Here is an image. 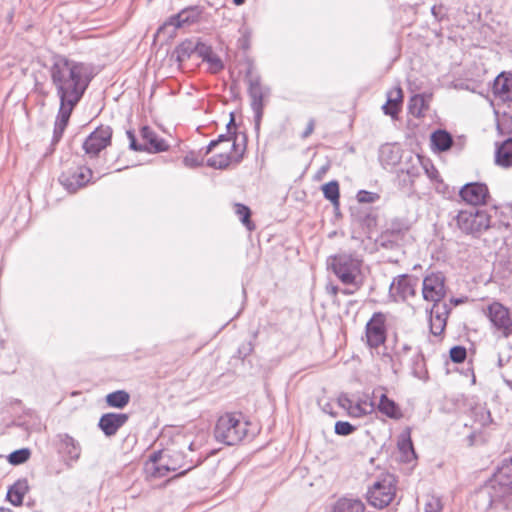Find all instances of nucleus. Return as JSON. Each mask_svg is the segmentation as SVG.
<instances>
[{"label": "nucleus", "instance_id": "nucleus-1", "mask_svg": "<svg viewBox=\"0 0 512 512\" xmlns=\"http://www.w3.org/2000/svg\"><path fill=\"white\" fill-rule=\"evenodd\" d=\"M51 82L60 100V107L54 125L53 143L59 142L76 105L82 99L92 73L84 63L55 56L49 68Z\"/></svg>", "mask_w": 512, "mask_h": 512}, {"label": "nucleus", "instance_id": "nucleus-2", "mask_svg": "<svg viewBox=\"0 0 512 512\" xmlns=\"http://www.w3.org/2000/svg\"><path fill=\"white\" fill-rule=\"evenodd\" d=\"M474 502L480 511L509 510L512 508V486L493 476L476 491Z\"/></svg>", "mask_w": 512, "mask_h": 512}, {"label": "nucleus", "instance_id": "nucleus-3", "mask_svg": "<svg viewBox=\"0 0 512 512\" xmlns=\"http://www.w3.org/2000/svg\"><path fill=\"white\" fill-rule=\"evenodd\" d=\"M218 146H222V151L207 160L209 167L225 169L232 161L239 162L242 158L244 147H240L237 143V136L233 137L230 132L226 135L221 134L216 140H212L206 148V154Z\"/></svg>", "mask_w": 512, "mask_h": 512}, {"label": "nucleus", "instance_id": "nucleus-4", "mask_svg": "<svg viewBox=\"0 0 512 512\" xmlns=\"http://www.w3.org/2000/svg\"><path fill=\"white\" fill-rule=\"evenodd\" d=\"M248 422L240 415L226 413L217 420L214 435L218 442L226 445L239 443L247 434Z\"/></svg>", "mask_w": 512, "mask_h": 512}, {"label": "nucleus", "instance_id": "nucleus-5", "mask_svg": "<svg viewBox=\"0 0 512 512\" xmlns=\"http://www.w3.org/2000/svg\"><path fill=\"white\" fill-rule=\"evenodd\" d=\"M456 223L465 234L476 236L490 227L491 216L486 210L470 208L458 213Z\"/></svg>", "mask_w": 512, "mask_h": 512}, {"label": "nucleus", "instance_id": "nucleus-6", "mask_svg": "<svg viewBox=\"0 0 512 512\" xmlns=\"http://www.w3.org/2000/svg\"><path fill=\"white\" fill-rule=\"evenodd\" d=\"M331 267L343 284L356 285L361 261L351 254L341 253L331 257Z\"/></svg>", "mask_w": 512, "mask_h": 512}, {"label": "nucleus", "instance_id": "nucleus-7", "mask_svg": "<svg viewBox=\"0 0 512 512\" xmlns=\"http://www.w3.org/2000/svg\"><path fill=\"white\" fill-rule=\"evenodd\" d=\"M396 494V479L387 474L376 481L367 492V500L375 508L382 509L388 506Z\"/></svg>", "mask_w": 512, "mask_h": 512}, {"label": "nucleus", "instance_id": "nucleus-8", "mask_svg": "<svg viewBox=\"0 0 512 512\" xmlns=\"http://www.w3.org/2000/svg\"><path fill=\"white\" fill-rule=\"evenodd\" d=\"M483 313L502 337L508 338L512 335V314L507 307L494 301L483 309Z\"/></svg>", "mask_w": 512, "mask_h": 512}, {"label": "nucleus", "instance_id": "nucleus-9", "mask_svg": "<svg viewBox=\"0 0 512 512\" xmlns=\"http://www.w3.org/2000/svg\"><path fill=\"white\" fill-rule=\"evenodd\" d=\"M93 172L89 167L79 166L64 171L59 176V183L69 193H75L85 187L92 179Z\"/></svg>", "mask_w": 512, "mask_h": 512}, {"label": "nucleus", "instance_id": "nucleus-10", "mask_svg": "<svg viewBox=\"0 0 512 512\" xmlns=\"http://www.w3.org/2000/svg\"><path fill=\"white\" fill-rule=\"evenodd\" d=\"M422 295L433 304H443L446 295L445 277L442 273H431L423 279Z\"/></svg>", "mask_w": 512, "mask_h": 512}, {"label": "nucleus", "instance_id": "nucleus-11", "mask_svg": "<svg viewBox=\"0 0 512 512\" xmlns=\"http://www.w3.org/2000/svg\"><path fill=\"white\" fill-rule=\"evenodd\" d=\"M112 128L110 126H99L84 141L83 149L90 157H96L99 153L111 144Z\"/></svg>", "mask_w": 512, "mask_h": 512}, {"label": "nucleus", "instance_id": "nucleus-12", "mask_svg": "<svg viewBox=\"0 0 512 512\" xmlns=\"http://www.w3.org/2000/svg\"><path fill=\"white\" fill-rule=\"evenodd\" d=\"M459 195L467 204L477 206L486 204L489 198V190L484 183L472 182L465 184L460 189Z\"/></svg>", "mask_w": 512, "mask_h": 512}, {"label": "nucleus", "instance_id": "nucleus-13", "mask_svg": "<svg viewBox=\"0 0 512 512\" xmlns=\"http://www.w3.org/2000/svg\"><path fill=\"white\" fill-rule=\"evenodd\" d=\"M367 343L372 348H377L385 342V319L380 313L374 314L366 325Z\"/></svg>", "mask_w": 512, "mask_h": 512}, {"label": "nucleus", "instance_id": "nucleus-14", "mask_svg": "<svg viewBox=\"0 0 512 512\" xmlns=\"http://www.w3.org/2000/svg\"><path fill=\"white\" fill-rule=\"evenodd\" d=\"M389 293L395 301H404L413 296L415 294L413 279L407 275H399L392 281Z\"/></svg>", "mask_w": 512, "mask_h": 512}, {"label": "nucleus", "instance_id": "nucleus-15", "mask_svg": "<svg viewBox=\"0 0 512 512\" xmlns=\"http://www.w3.org/2000/svg\"><path fill=\"white\" fill-rule=\"evenodd\" d=\"M201 11L198 7H188L181 10L178 14L171 16L163 26L158 29V33L162 32L169 26L175 29L190 25L198 21Z\"/></svg>", "mask_w": 512, "mask_h": 512}, {"label": "nucleus", "instance_id": "nucleus-16", "mask_svg": "<svg viewBox=\"0 0 512 512\" xmlns=\"http://www.w3.org/2000/svg\"><path fill=\"white\" fill-rule=\"evenodd\" d=\"M450 312V306L447 303L433 304L430 309V331L434 336H439L443 333L447 318Z\"/></svg>", "mask_w": 512, "mask_h": 512}, {"label": "nucleus", "instance_id": "nucleus-17", "mask_svg": "<svg viewBox=\"0 0 512 512\" xmlns=\"http://www.w3.org/2000/svg\"><path fill=\"white\" fill-rule=\"evenodd\" d=\"M248 83V92L251 98V108L255 114L256 122L258 123L262 117L264 91L260 84L259 76H250Z\"/></svg>", "mask_w": 512, "mask_h": 512}, {"label": "nucleus", "instance_id": "nucleus-18", "mask_svg": "<svg viewBox=\"0 0 512 512\" xmlns=\"http://www.w3.org/2000/svg\"><path fill=\"white\" fill-rule=\"evenodd\" d=\"M128 421V415L124 413H106L99 420L98 426L107 437L114 436L117 431Z\"/></svg>", "mask_w": 512, "mask_h": 512}, {"label": "nucleus", "instance_id": "nucleus-19", "mask_svg": "<svg viewBox=\"0 0 512 512\" xmlns=\"http://www.w3.org/2000/svg\"><path fill=\"white\" fill-rule=\"evenodd\" d=\"M494 95L502 101L512 100V74L500 73L493 83Z\"/></svg>", "mask_w": 512, "mask_h": 512}, {"label": "nucleus", "instance_id": "nucleus-20", "mask_svg": "<svg viewBox=\"0 0 512 512\" xmlns=\"http://www.w3.org/2000/svg\"><path fill=\"white\" fill-rule=\"evenodd\" d=\"M141 136L144 141V150L148 152H163L168 149V144L160 138L151 128L145 126L141 129Z\"/></svg>", "mask_w": 512, "mask_h": 512}, {"label": "nucleus", "instance_id": "nucleus-21", "mask_svg": "<svg viewBox=\"0 0 512 512\" xmlns=\"http://www.w3.org/2000/svg\"><path fill=\"white\" fill-rule=\"evenodd\" d=\"M182 466L169 465L164 462V456H157L156 454L150 457V461L146 464V471L154 477H164L170 471L181 469Z\"/></svg>", "mask_w": 512, "mask_h": 512}, {"label": "nucleus", "instance_id": "nucleus-22", "mask_svg": "<svg viewBox=\"0 0 512 512\" xmlns=\"http://www.w3.org/2000/svg\"><path fill=\"white\" fill-rule=\"evenodd\" d=\"M197 54L209 64L211 72L216 73L223 69L222 60L215 54L212 48L204 43H198Z\"/></svg>", "mask_w": 512, "mask_h": 512}, {"label": "nucleus", "instance_id": "nucleus-23", "mask_svg": "<svg viewBox=\"0 0 512 512\" xmlns=\"http://www.w3.org/2000/svg\"><path fill=\"white\" fill-rule=\"evenodd\" d=\"M29 491V484L26 478L17 480L7 492L8 501L14 506H20L23 503L24 496Z\"/></svg>", "mask_w": 512, "mask_h": 512}, {"label": "nucleus", "instance_id": "nucleus-24", "mask_svg": "<svg viewBox=\"0 0 512 512\" xmlns=\"http://www.w3.org/2000/svg\"><path fill=\"white\" fill-rule=\"evenodd\" d=\"M495 163L504 168L512 166V138H508L500 145H497Z\"/></svg>", "mask_w": 512, "mask_h": 512}, {"label": "nucleus", "instance_id": "nucleus-25", "mask_svg": "<svg viewBox=\"0 0 512 512\" xmlns=\"http://www.w3.org/2000/svg\"><path fill=\"white\" fill-rule=\"evenodd\" d=\"M403 99V92L400 87H396L388 92V100L386 104L383 105L382 109L386 115H390L391 117H396L399 110L400 105Z\"/></svg>", "mask_w": 512, "mask_h": 512}, {"label": "nucleus", "instance_id": "nucleus-26", "mask_svg": "<svg viewBox=\"0 0 512 512\" xmlns=\"http://www.w3.org/2000/svg\"><path fill=\"white\" fill-rule=\"evenodd\" d=\"M365 506L359 499L341 498L333 506L332 512H364Z\"/></svg>", "mask_w": 512, "mask_h": 512}, {"label": "nucleus", "instance_id": "nucleus-27", "mask_svg": "<svg viewBox=\"0 0 512 512\" xmlns=\"http://www.w3.org/2000/svg\"><path fill=\"white\" fill-rule=\"evenodd\" d=\"M378 409L382 414L389 418L399 419L402 417V413L398 405L393 400L389 399L386 394H381Z\"/></svg>", "mask_w": 512, "mask_h": 512}, {"label": "nucleus", "instance_id": "nucleus-28", "mask_svg": "<svg viewBox=\"0 0 512 512\" xmlns=\"http://www.w3.org/2000/svg\"><path fill=\"white\" fill-rule=\"evenodd\" d=\"M398 448L401 453L402 461L411 462L412 460L416 459V454L409 432L401 434L398 440Z\"/></svg>", "mask_w": 512, "mask_h": 512}, {"label": "nucleus", "instance_id": "nucleus-29", "mask_svg": "<svg viewBox=\"0 0 512 512\" xmlns=\"http://www.w3.org/2000/svg\"><path fill=\"white\" fill-rule=\"evenodd\" d=\"M63 452L73 461H77L81 455V446L78 441L69 435L61 438Z\"/></svg>", "mask_w": 512, "mask_h": 512}, {"label": "nucleus", "instance_id": "nucleus-30", "mask_svg": "<svg viewBox=\"0 0 512 512\" xmlns=\"http://www.w3.org/2000/svg\"><path fill=\"white\" fill-rule=\"evenodd\" d=\"M431 143L437 150L444 152L452 146L453 139L447 131L437 130L431 135Z\"/></svg>", "mask_w": 512, "mask_h": 512}, {"label": "nucleus", "instance_id": "nucleus-31", "mask_svg": "<svg viewBox=\"0 0 512 512\" xmlns=\"http://www.w3.org/2000/svg\"><path fill=\"white\" fill-rule=\"evenodd\" d=\"M197 47L198 43L195 44L192 41L182 42L175 48L172 57H175L178 63H182L187 60L192 53H197Z\"/></svg>", "mask_w": 512, "mask_h": 512}, {"label": "nucleus", "instance_id": "nucleus-32", "mask_svg": "<svg viewBox=\"0 0 512 512\" xmlns=\"http://www.w3.org/2000/svg\"><path fill=\"white\" fill-rule=\"evenodd\" d=\"M470 416L475 424L485 427L491 423L490 411L482 404H477L470 410Z\"/></svg>", "mask_w": 512, "mask_h": 512}, {"label": "nucleus", "instance_id": "nucleus-33", "mask_svg": "<svg viewBox=\"0 0 512 512\" xmlns=\"http://www.w3.org/2000/svg\"><path fill=\"white\" fill-rule=\"evenodd\" d=\"M129 400L130 395L124 390H118L106 396V403L113 408L122 409L129 403Z\"/></svg>", "mask_w": 512, "mask_h": 512}, {"label": "nucleus", "instance_id": "nucleus-34", "mask_svg": "<svg viewBox=\"0 0 512 512\" xmlns=\"http://www.w3.org/2000/svg\"><path fill=\"white\" fill-rule=\"evenodd\" d=\"M322 191L324 197L334 206L339 205V184L337 181H330L323 185Z\"/></svg>", "mask_w": 512, "mask_h": 512}, {"label": "nucleus", "instance_id": "nucleus-35", "mask_svg": "<svg viewBox=\"0 0 512 512\" xmlns=\"http://www.w3.org/2000/svg\"><path fill=\"white\" fill-rule=\"evenodd\" d=\"M493 476L512 486V457L504 460Z\"/></svg>", "mask_w": 512, "mask_h": 512}, {"label": "nucleus", "instance_id": "nucleus-36", "mask_svg": "<svg viewBox=\"0 0 512 512\" xmlns=\"http://www.w3.org/2000/svg\"><path fill=\"white\" fill-rule=\"evenodd\" d=\"M427 108L425 98L422 95H414L409 101V112L416 116L421 117L424 110Z\"/></svg>", "mask_w": 512, "mask_h": 512}, {"label": "nucleus", "instance_id": "nucleus-37", "mask_svg": "<svg viewBox=\"0 0 512 512\" xmlns=\"http://www.w3.org/2000/svg\"><path fill=\"white\" fill-rule=\"evenodd\" d=\"M443 508L442 501L440 497L433 495V494H427L425 496V503H424V511L425 512H441Z\"/></svg>", "mask_w": 512, "mask_h": 512}, {"label": "nucleus", "instance_id": "nucleus-38", "mask_svg": "<svg viewBox=\"0 0 512 512\" xmlns=\"http://www.w3.org/2000/svg\"><path fill=\"white\" fill-rule=\"evenodd\" d=\"M235 213L239 217L241 222L249 230H252L253 227L251 226V221H250L251 211H250L249 207H247L246 205L237 203V204H235Z\"/></svg>", "mask_w": 512, "mask_h": 512}, {"label": "nucleus", "instance_id": "nucleus-39", "mask_svg": "<svg viewBox=\"0 0 512 512\" xmlns=\"http://www.w3.org/2000/svg\"><path fill=\"white\" fill-rule=\"evenodd\" d=\"M30 457V450L27 448L19 449L8 456V461L12 465H20L26 462Z\"/></svg>", "mask_w": 512, "mask_h": 512}, {"label": "nucleus", "instance_id": "nucleus-40", "mask_svg": "<svg viewBox=\"0 0 512 512\" xmlns=\"http://www.w3.org/2000/svg\"><path fill=\"white\" fill-rule=\"evenodd\" d=\"M356 428L347 421H337L335 423V433L341 436L352 434Z\"/></svg>", "mask_w": 512, "mask_h": 512}, {"label": "nucleus", "instance_id": "nucleus-41", "mask_svg": "<svg viewBox=\"0 0 512 512\" xmlns=\"http://www.w3.org/2000/svg\"><path fill=\"white\" fill-rule=\"evenodd\" d=\"M379 199V195L374 192H369L366 190H360L357 193V200L360 203H374Z\"/></svg>", "mask_w": 512, "mask_h": 512}, {"label": "nucleus", "instance_id": "nucleus-42", "mask_svg": "<svg viewBox=\"0 0 512 512\" xmlns=\"http://www.w3.org/2000/svg\"><path fill=\"white\" fill-rule=\"evenodd\" d=\"M466 349L461 346H455L450 350V358L455 363H461L466 358Z\"/></svg>", "mask_w": 512, "mask_h": 512}, {"label": "nucleus", "instance_id": "nucleus-43", "mask_svg": "<svg viewBox=\"0 0 512 512\" xmlns=\"http://www.w3.org/2000/svg\"><path fill=\"white\" fill-rule=\"evenodd\" d=\"M183 163L188 168H195L202 164L193 153L187 154L183 159Z\"/></svg>", "mask_w": 512, "mask_h": 512}, {"label": "nucleus", "instance_id": "nucleus-44", "mask_svg": "<svg viewBox=\"0 0 512 512\" xmlns=\"http://www.w3.org/2000/svg\"><path fill=\"white\" fill-rule=\"evenodd\" d=\"M353 416L361 417L363 415H366L369 413V411L366 409V407H363L361 404H356L354 407H351V412Z\"/></svg>", "mask_w": 512, "mask_h": 512}, {"label": "nucleus", "instance_id": "nucleus-45", "mask_svg": "<svg viewBox=\"0 0 512 512\" xmlns=\"http://www.w3.org/2000/svg\"><path fill=\"white\" fill-rule=\"evenodd\" d=\"M128 138L130 140V148L134 151H144L143 145H139L136 142L135 136L131 131L127 132Z\"/></svg>", "mask_w": 512, "mask_h": 512}, {"label": "nucleus", "instance_id": "nucleus-46", "mask_svg": "<svg viewBox=\"0 0 512 512\" xmlns=\"http://www.w3.org/2000/svg\"><path fill=\"white\" fill-rule=\"evenodd\" d=\"M314 126H315L314 120L310 119L307 124L306 129L302 133V138L305 139V138L309 137L314 131Z\"/></svg>", "mask_w": 512, "mask_h": 512}, {"label": "nucleus", "instance_id": "nucleus-47", "mask_svg": "<svg viewBox=\"0 0 512 512\" xmlns=\"http://www.w3.org/2000/svg\"><path fill=\"white\" fill-rule=\"evenodd\" d=\"M414 375L419 378V379H422L424 380L425 377H426V371L423 370L422 368L419 369V370H414Z\"/></svg>", "mask_w": 512, "mask_h": 512}, {"label": "nucleus", "instance_id": "nucleus-48", "mask_svg": "<svg viewBox=\"0 0 512 512\" xmlns=\"http://www.w3.org/2000/svg\"><path fill=\"white\" fill-rule=\"evenodd\" d=\"M327 290L330 294H332L333 296L337 295V292H338V288L336 286H328L327 287Z\"/></svg>", "mask_w": 512, "mask_h": 512}, {"label": "nucleus", "instance_id": "nucleus-49", "mask_svg": "<svg viewBox=\"0 0 512 512\" xmlns=\"http://www.w3.org/2000/svg\"><path fill=\"white\" fill-rule=\"evenodd\" d=\"M368 226H375L376 225V218L368 216L367 218Z\"/></svg>", "mask_w": 512, "mask_h": 512}, {"label": "nucleus", "instance_id": "nucleus-50", "mask_svg": "<svg viewBox=\"0 0 512 512\" xmlns=\"http://www.w3.org/2000/svg\"><path fill=\"white\" fill-rule=\"evenodd\" d=\"M431 13L436 17L438 18V8L436 6H433L431 8Z\"/></svg>", "mask_w": 512, "mask_h": 512}, {"label": "nucleus", "instance_id": "nucleus-51", "mask_svg": "<svg viewBox=\"0 0 512 512\" xmlns=\"http://www.w3.org/2000/svg\"><path fill=\"white\" fill-rule=\"evenodd\" d=\"M245 0H233V3L237 6L244 4Z\"/></svg>", "mask_w": 512, "mask_h": 512}, {"label": "nucleus", "instance_id": "nucleus-52", "mask_svg": "<svg viewBox=\"0 0 512 512\" xmlns=\"http://www.w3.org/2000/svg\"><path fill=\"white\" fill-rule=\"evenodd\" d=\"M232 125H234V118H233V116L231 117V119H230L229 123L227 124V128H228V130H230V128H231V126H232Z\"/></svg>", "mask_w": 512, "mask_h": 512}, {"label": "nucleus", "instance_id": "nucleus-53", "mask_svg": "<svg viewBox=\"0 0 512 512\" xmlns=\"http://www.w3.org/2000/svg\"><path fill=\"white\" fill-rule=\"evenodd\" d=\"M0 512H12L10 508L0 507Z\"/></svg>", "mask_w": 512, "mask_h": 512}, {"label": "nucleus", "instance_id": "nucleus-54", "mask_svg": "<svg viewBox=\"0 0 512 512\" xmlns=\"http://www.w3.org/2000/svg\"><path fill=\"white\" fill-rule=\"evenodd\" d=\"M191 468H192V466H188L187 468H184V469L179 473V475L184 474L185 472L189 471Z\"/></svg>", "mask_w": 512, "mask_h": 512}, {"label": "nucleus", "instance_id": "nucleus-55", "mask_svg": "<svg viewBox=\"0 0 512 512\" xmlns=\"http://www.w3.org/2000/svg\"><path fill=\"white\" fill-rule=\"evenodd\" d=\"M343 293H344V294H347V295H350V294H352V293H353V291H351V290H343Z\"/></svg>", "mask_w": 512, "mask_h": 512}, {"label": "nucleus", "instance_id": "nucleus-56", "mask_svg": "<svg viewBox=\"0 0 512 512\" xmlns=\"http://www.w3.org/2000/svg\"><path fill=\"white\" fill-rule=\"evenodd\" d=\"M388 148H389V147H384V148L382 149V153H384V152L386 151V149H388Z\"/></svg>", "mask_w": 512, "mask_h": 512}, {"label": "nucleus", "instance_id": "nucleus-57", "mask_svg": "<svg viewBox=\"0 0 512 512\" xmlns=\"http://www.w3.org/2000/svg\"><path fill=\"white\" fill-rule=\"evenodd\" d=\"M192 446H193V444L191 443V444L189 445V449H190V450H192V449H193V448H192Z\"/></svg>", "mask_w": 512, "mask_h": 512}]
</instances>
